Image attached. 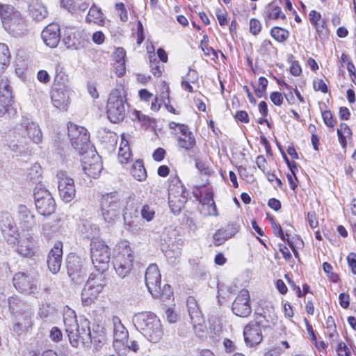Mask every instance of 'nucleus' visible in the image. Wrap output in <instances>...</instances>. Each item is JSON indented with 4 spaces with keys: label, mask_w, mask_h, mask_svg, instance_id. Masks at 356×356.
Segmentation results:
<instances>
[{
    "label": "nucleus",
    "mask_w": 356,
    "mask_h": 356,
    "mask_svg": "<svg viewBox=\"0 0 356 356\" xmlns=\"http://www.w3.org/2000/svg\"><path fill=\"white\" fill-rule=\"evenodd\" d=\"M203 204H207L208 207V215L209 216H218L217 208L216 204L213 200L212 194L207 193L204 198V202Z\"/></svg>",
    "instance_id": "nucleus-45"
},
{
    "label": "nucleus",
    "mask_w": 356,
    "mask_h": 356,
    "mask_svg": "<svg viewBox=\"0 0 356 356\" xmlns=\"http://www.w3.org/2000/svg\"><path fill=\"white\" fill-rule=\"evenodd\" d=\"M270 100L276 106H280L283 102L282 95L279 92H273L270 96Z\"/></svg>",
    "instance_id": "nucleus-59"
},
{
    "label": "nucleus",
    "mask_w": 356,
    "mask_h": 356,
    "mask_svg": "<svg viewBox=\"0 0 356 356\" xmlns=\"http://www.w3.org/2000/svg\"><path fill=\"white\" fill-rule=\"evenodd\" d=\"M258 81L259 87L255 90V93L257 96L260 98L262 97L266 93L268 81L264 76L259 77Z\"/></svg>",
    "instance_id": "nucleus-50"
},
{
    "label": "nucleus",
    "mask_w": 356,
    "mask_h": 356,
    "mask_svg": "<svg viewBox=\"0 0 356 356\" xmlns=\"http://www.w3.org/2000/svg\"><path fill=\"white\" fill-rule=\"evenodd\" d=\"M339 304L340 305L344 308L347 309L350 305V296L348 294L342 293L339 294Z\"/></svg>",
    "instance_id": "nucleus-60"
},
{
    "label": "nucleus",
    "mask_w": 356,
    "mask_h": 356,
    "mask_svg": "<svg viewBox=\"0 0 356 356\" xmlns=\"http://www.w3.org/2000/svg\"><path fill=\"white\" fill-rule=\"evenodd\" d=\"M347 262L352 273L356 275V253H349L347 256Z\"/></svg>",
    "instance_id": "nucleus-56"
},
{
    "label": "nucleus",
    "mask_w": 356,
    "mask_h": 356,
    "mask_svg": "<svg viewBox=\"0 0 356 356\" xmlns=\"http://www.w3.org/2000/svg\"><path fill=\"white\" fill-rule=\"evenodd\" d=\"M63 322L65 326V330H72L79 323L76 322V315L73 310L68 309L63 315Z\"/></svg>",
    "instance_id": "nucleus-39"
},
{
    "label": "nucleus",
    "mask_w": 356,
    "mask_h": 356,
    "mask_svg": "<svg viewBox=\"0 0 356 356\" xmlns=\"http://www.w3.org/2000/svg\"><path fill=\"white\" fill-rule=\"evenodd\" d=\"M271 222V226L273 229L274 234L280 237V238L282 241H286L287 238H289L288 232H289V229L286 230V234L284 233L282 228L280 224L276 223L273 218H271L270 219Z\"/></svg>",
    "instance_id": "nucleus-48"
},
{
    "label": "nucleus",
    "mask_w": 356,
    "mask_h": 356,
    "mask_svg": "<svg viewBox=\"0 0 356 356\" xmlns=\"http://www.w3.org/2000/svg\"><path fill=\"white\" fill-rule=\"evenodd\" d=\"M261 23L259 20L252 18L250 21V32L256 35H258L261 30Z\"/></svg>",
    "instance_id": "nucleus-52"
},
{
    "label": "nucleus",
    "mask_w": 356,
    "mask_h": 356,
    "mask_svg": "<svg viewBox=\"0 0 356 356\" xmlns=\"http://www.w3.org/2000/svg\"><path fill=\"white\" fill-rule=\"evenodd\" d=\"M91 260L97 271L104 273L108 268L111 252L104 241L99 239L92 241L90 243Z\"/></svg>",
    "instance_id": "nucleus-7"
},
{
    "label": "nucleus",
    "mask_w": 356,
    "mask_h": 356,
    "mask_svg": "<svg viewBox=\"0 0 356 356\" xmlns=\"http://www.w3.org/2000/svg\"><path fill=\"white\" fill-rule=\"evenodd\" d=\"M16 218L22 231L29 232L37 226L35 215L26 205L17 206Z\"/></svg>",
    "instance_id": "nucleus-21"
},
{
    "label": "nucleus",
    "mask_w": 356,
    "mask_h": 356,
    "mask_svg": "<svg viewBox=\"0 0 356 356\" xmlns=\"http://www.w3.org/2000/svg\"><path fill=\"white\" fill-rule=\"evenodd\" d=\"M131 173L138 181H142L147 177V172L141 161H136L132 165Z\"/></svg>",
    "instance_id": "nucleus-34"
},
{
    "label": "nucleus",
    "mask_w": 356,
    "mask_h": 356,
    "mask_svg": "<svg viewBox=\"0 0 356 356\" xmlns=\"http://www.w3.org/2000/svg\"><path fill=\"white\" fill-rule=\"evenodd\" d=\"M186 305L191 323L193 324L195 332H197L196 329L199 327V332L204 334V331L202 325L204 319L196 300L192 296L188 297L186 301Z\"/></svg>",
    "instance_id": "nucleus-24"
},
{
    "label": "nucleus",
    "mask_w": 356,
    "mask_h": 356,
    "mask_svg": "<svg viewBox=\"0 0 356 356\" xmlns=\"http://www.w3.org/2000/svg\"><path fill=\"white\" fill-rule=\"evenodd\" d=\"M322 118L324 123L329 127H334L335 121L333 120L332 114L330 111H325L322 113Z\"/></svg>",
    "instance_id": "nucleus-54"
},
{
    "label": "nucleus",
    "mask_w": 356,
    "mask_h": 356,
    "mask_svg": "<svg viewBox=\"0 0 356 356\" xmlns=\"http://www.w3.org/2000/svg\"><path fill=\"white\" fill-rule=\"evenodd\" d=\"M58 188L60 198L65 202H71L75 197L76 190L74 179L63 173L58 175Z\"/></svg>",
    "instance_id": "nucleus-22"
},
{
    "label": "nucleus",
    "mask_w": 356,
    "mask_h": 356,
    "mask_svg": "<svg viewBox=\"0 0 356 356\" xmlns=\"http://www.w3.org/2000/svg\"><path fill=\"white\" fill-rule=\"evenodd\" d=\"M13 283L17 290L25 294L34 293L37 290L36 277L29 273H16L13 277Z\"/></svg>",
    "instance_id": "nucleus-17"
},
{
    "label": "nucleus",
    "mask_w": 356,
    "mask_h": 356,
    "mask_svg": "<svg viewBox=\"0 0 356 356\" xmlns=\"http://www.w3.org/2000/svg\"><path fill=\"white\" fill-rule=\"evenodd\" d=\"M29 15L35 21H41L47 17L48 12L40 0H31L29 6Z\"/></svg>",
    "instance_id": "nucleus-28"
},
{
    "label": "nucleus",
    "mask_w": 356,
    "mask_h": 356,
    "mask_svg": "<svg viewBox=\"0 0 356 356\" xmlns=\"http://www.w3.org/2000/svg\"><path fill=\"white\" fill-rule=\"evenodd\" d=\"M106 285L104 277L100 274L95 278H89L81 293V300L84 305H92L97 298Z\"/></svg>",
    "instance_id": "nucleus-13"
},
{
    "label": "nucleus",
    "mask_w": 356,
    "mask_h": 356,
    "mask_svg": "<svg viewBox=\"0 0 356 356\" xmlns=\"http://www.w3.org/2000/svg\"><path fill=\"white\" fill-rule=\"evenodd\" d=\"M4 29L15 37H20L27 32V24L26 19L20 13H15L10 20L3 26Z\"/></svg>",
    "instance_id": "nucleus-23"
},
{
    "label": "nucleus",
    "mask_w": 356,
    "mask_h": 356,
    "mask_svg": "<svg viewBox=\"0 0 356 356\" xmlns=\"http://www.w3.org/2000/svg\"><path fill=\"white\" fill-rule=\"evenodd\" d=\"M115 9L120 12L119 15L120 20L126 22L128 20V14L123 3H117L115 4Z\"/></svg>",
    "instance_id": "nucleus-55"
},
{
    "label": "nucleus",
    "mask_w": 356,
    "mask_h": 356,
    "mask_svg": "<svg viewBox=\"0 0 356 356\" xmlns=\"http://www.w3.org/2000/svg\"><path fill=\"white\" fill-rule=\"evenodd\" d=\"M122 201L116 193L104 195L101 199V212L105 221L114 222L119 218Z\"/></svg>",
    "instance_id": "nucleus-9"
},
{
    "label": "nucleus",
    "mask_w": 356,
    "mask_h": 356,
    "mask_svg": "<svg viewBox=\"0 0 356 356\" xmlns=\"http://www.w3.org/2000/svg\"><path fill=\"white\" fill-rule=\"evenodd\" d=\"M54 307L51 305L49 303H44L42 304L38 312V315L42 319H47L51 314L54 312Z\"/></svg>",
    "instance_id": "nucleus-49"
},
{
    "label": "nucleus",
    "mask_w": 356,
    "mask_h": 356,
    "mask_svg": "<svg viewBox=\"0 0 356 356\" xmlns=\"http://www.w3.org/2000/svg\"><path fill=\"white\" fill-rule=\"evenodd\" d=\"M41 175H42V168L40 165L38 163H35L30 168L29 172V177L33 182H38L41 181Z\"/></svg>",
    "instance_id": "nucleus-44"
},
{
    "label": "nucleus",
    "mask_w": 356,
    "mask_h": 356,
    "mask_svg": "<svg viewBox=\"0 0 356 356\" xmlns=\"http://www.w3.org/2000/svg\"><path fill=\"white\" fill-rule=\"evenodd\" d=\"M195 166L200 172L204 175H209L211 172L208 164L200 159H195Z\"/></svg>",
    "instance_id": "nucleus-51"
},
{
    "label": "nucleus",
    "mask_w": 356,
    "mask_h": 356,
    "mask_svg": "<svg viewBox=\"0 0 356 356\" xmlns=\"http://www.w3.org/2000/svg\"><path fill=\"white\" fill-rule=\"evenodd\" d=\"M314 88L316 90L321 91L323 93H326L327 92V85L322 79H318L314 82Z\"/></svg>",
    "instance_id": "nucleus-62"
},
{
    "label": "nucleus",
    "mask_w": 356,
    "mask_h": 356,
    "mask_svg": "<svg viewBox=\"0 0 356 356\" xmlns=\"http://www.w3.org/2000/svg\"><path fill=\"white\" fill-rule=\"evenodd\" d=\"M133 322L136 329L151 342L159 341L163 335L160 320L152 312H140L135 314Z\"/></svg>",
    "instance_id": "nucleus-1"
},
{
    "label": "nucleus",
    "mask_w": 356,
    "mask_h": 356,
    "mask_svg": "<svg viewBox=\"0 0 356 356\" xmlns=\"http://www.w3.org/2000/svg\"><path fill=\"white\" fill-rule=\"evenodd\" d=\"M13 98L12 88L8 78L4 75L0 76V97Z\"/></svg>",
    "instance_id": "nucleus-38"
},
{
    "label": "nucleus",
    "mask_w": 356,
    "mask_h": 356,
    "mask_svg": "<svg viewBox=\"0 0 356 356\" xmlns=\"http://www.w3.org/2000/svg\"><path fill=\"white\" fill-rule=\"evenodd\" d=\"M120 248L122 250L115 257L113 266L118 275L124 278L133 268L134 256L130 246L126 242L122 243Z\"/></svg>",
    "instance_id": "nucleus-10"
},
{
    "label": "nucleus",
    "mask_w": 356,
    "mask_h": 356,
    "mask_svg": "<svg viewBox=\"0 0 356 356\" xmlns=\"http://www.w3.org/2000/svg\"><path fill=\"white\" fill-rule=\"evenodd\" d=\"M346 68L352 79V81L356 85V69L354 64L352 62H348Z\"/></svg>",
    "instance_id": "nucleus-64"
},
{
    "label": "nucleus",
    "mask_w": 356,
    "mask_h": 356,
    "mask_svg": "<svg viewBox=\"0 0 356 356\" xmlns=\"http://www.w3.org/2000/svg\"><path fill=\"white\" fill-rule=\"evenodd\" d=\"M67 131L71 145L79 154L82 155L90 150H93L90 143L89 133L86 128L69 123Z\"/></svg>",
    "instance_id": "nucleus-4"
},
{
    "label": "nucleus",
    "mask_w": 356,
    "mask_h": 356,
    "mask_svg": "<svg viewBox=\"0 0 356 356\" xmlns=\"http://www.w3.org/2000/svg\"><path fill=\"white\" fill-rule=\"evenodd\" d=\"M112 321L113 324L114 341L122 343V344L127 342L129 332L127 328L122 323L120 318L118 316H113Z\"/></svg>",
    "instance_id": "nucleus-27"
},
{
    "label": "nucleus",
    "mask_w": 356,
    "mask_h": 356,
    "mask_svg": "<svg viewBox=\"0 0 356 356\" xmlns=\"http://www.w3.org/2000/svg\"><path fill=\"white\" fill-rule=\"evenodd\" d=\"M270 35L277 42H285L289 36V32L282 28L275 26L270 30Z\"/></svg>",
    "instance_id": "nucleus-40"
},
{
    "label": "nucleus",
    "mask_w": 356,
    "mask_h": 356,
    "mask_svg": "<svg viewBox=\"0 0 356 356\" xmlns=\"http://www.w3.org/2000/svg\"><path fill=\"white\" fill-rule=\"evenodd\" d=\"M12 103L13 98L0 97V117L9 118L15 114Z\"/></svg>",
    "instance_id": "nucleus-31"
},
{
    "label": "nucleus",
    "mask_w": 356,
    "mask_h": 356,
    "mask_svg": "<svg viewBox=\"0 0 356 356\" xmlns=\"http://www.w3.org/2000/svg\"><path fill=\"white\" fill-rule=\"evenodd\" d=\"M268 313L266 311H264L263 312H259L258 310L255 312L256 318H258L259 319H261L264 321V323L265 324V322H266L268 324L270 325L271 327L272 325H275L277 317L275 314V313L273 312H270V310H268Z\"/></svg>",
    "instance_id": "nucleus-42"
},
{
    "label": "nucleus",
    "mask_w": 356,
    "mask_h": 356,
    "mask_svg": "<svg viewBox=\"0 0 356 356\" xmlns=\"http://www.w3.org/2000/svg\"><path fill=\"white\" fill-rule=\"evenodd\" d=\"M0 229L3 237L9 245H15L18 242L19 233L14 218L8 213L2 214L0 220Z\"/></svg>",
    "instance_id": "nucleus-16"
},
{
    "label": "nucleus",
    "mask_w": 356,
    "mask_h": 356,
    "mask_svg": "<svg viewBox=\"0 0 356 356\" xmlns=\"http://www.w3.org/2000/svg\"><path fill=\"white\" fill-rule=\"evenodd\" d=\"M81 156V161L84 172L90 177L97 178L103 169L100 156L94 149Z\"/></svg>",
    "instance_id": "nucleus-14"
},
{
    "label": "nucleus",
    "mask_w": 356,
    "mask_h": 356,
    "mask_svg": "<svg viewBox=\"0 0 356 356\" xmlns=\"http://www.w3.org/2000/svg\"><path fill=\"white\" fill-rule=\"evenodd\" d=\"M184 241L179 238L176 228L169 226L164 229L161 236V248L170 264L179 263Z\"/></svg>",
    "instance_id": "nucleus-2"
},
{
    "label": "nucleus",
    "mask_w": 356,
    "mask_h": 356,
    "mask_svg": "<svg viewBox=\"0 0 356 356\" xmlns=\"http://www.w3.org/2000/svg\"><path fill=\"white\" fill-rule=\"evenodd\" d=\"M9 308L14 314L16 323L14 325V330L17 332L28 330L32 327L31 309L24 302L16 298H12L8 300Z\"/></svg>",
    "instance_id": "nucleus-3"
},
{
    "label": "nucleus",
    "mask_w": 356,
    "mask_h": 356,
    "mask_svg": "<svg viewBox=\"0 0 356 356\" xmlns=\"http://www.w3.org/2000/svg\"><path fill=\"white\" fill-rule=\"evenodd\" d=\"M15 13H19L14 10V8L8 4L0 3V17L2 21L3 26L6 24V22H8L13 17Z\"/></svg>",
    "instance_id": "nucleus-35"
},
{
    "label": "nucleus",
    "mask_w": 356,
    "mask_h": 356,
    "mask_svg": "<svg viewBox=\"0 0 356 356\" xmlns=\"http://www.w3.org/2000/svg\"><path fill=\"white\" fill-rule=\"evenodd\" d=\"M337 352L339 356H350L351 353L350 349L343 342L339 343L338 347L337 348Z\"/></svg>",
    "instance_id": "nucleus-58"
},
{
    "label": "nucleus",
    "mask_w": 356,
    "mask_h": 356,
    "mask_svg": "<svg viewBox=\"0 0 356 356\" xmlns=\"http://www.w3.org/2000/svg\"><path fill=\"white\" fill-rule=\"evenodd\" d=\"M186 190L177 176L169 179L168 198L169 205L174 214H179L185 202Z\"/></svg>",
    "instance_id": "nucleus-11"
},
{
    "label": "nucleus",
    "mask_w": 356,
    "mask_h": 356,
    "mask_svg": "<svg viewBox=\"0 0 356 356\" xmlns=\"http://www.w3.org/2000/svg\"><path fill=\"white\" fill-rule=\"evenodd\" d=\"M86 21L88 23L93 22L99 25L103 24L104 19L101 9L95 5L92 6L86 17Z\"/></svg>",
    "instance_id": "nucleus-32"
},
{
    "label": "nucleus",
    "mask_w": 356,
    "mask_h": 356,
    "mask_svg": "<svg viewBox=\"0 0 356 356\" xmlns=\"http://www.w3.org/2000/svg\"><path fill=\"white\" fill-rule=\"evenodd\" d=\"M229 238L223 228L217 230L213 236V243L216 246L222 245Z\"/></svg>",
    "instance_id": "nucleus-46"
},
{
    "label": "nucleus",
    "mask_w": 356,
    "mask_h": 356,
    "mask_svg": "<svg viewBox=\"0 0 356 356\" xmlns=\"http://www.w3.org/2000/svg\"><path fill=\"white\" fill-rule=\"evenodd\" d=\"M10 53L8 46L0 43V71L10 63Z\"/></svg>",
    "instance_id": "nucleus-41"
},
{
    "label": "nucleus",
    "mask_w": 356,
    "mask_h": 356,
    "mask_svg": "<svg viewBox=\"0 0 356 356\" xmlns=\"http://www.w3.org/2000/svg\"><path fill=\"white\" fill-rule=\"evenodd\" d=\"M161 274L156 264H150L145 272V284L149 293L154 297L161 295Z\"/></svg>",
    "instance_id": "nucleus-19"
},
{
    "label": "nucleus",
    "mask_w": 356,
    "mask_h": 356,
    "mask_svg": "<svg viewBox=\"0 0 356 356\" xmlns=\"http://www.w3.org/2000/svg\"><path fill=\"white\" fill-rule=\"evenodd\" d=\"M261 327L271 329L270 325L264 324V321L258 318H255L254 322H250L245 326L243 335L245 342L248 346H257L261 342L263 339Z\"/></svg>",
    "instance_id": "nucleus-15"
},
{
    "label": "nucleus",
    "mask_w": 356,
    "mask_h": 356,
    "mask_svg": "<svg viewBox=\"0 0 356 356\" xmlns=\"http://www.w3.org/2000/svg\"><path fill=\"white\" fill-rule=\"evenodd\" d=\"M92 40L97 44H102L105 40L104 34L102 31H96L93 33Z\"/></svg>",
    "instance_id": "nucleus-61"
},
{
    "label": "nucleus",
    "mask_w": 356,
    "mask_h": 356,
    "mask_svg": "<svg viewBox=\"0 0 356 356\" xmlns=\"http://www.w3.org/2000/svg\"><path fill=\"white\" fill-rule=\"evenodd\" d=\"M263 16L266 22L272 19L275 20L278 18L282 19H286V15L282 12L280 7L277 6L274 2H271L266 6Z\"/></svg>",
    "instance_id": "nucleus-30"
},
{
    "label": "nucleus",
    "mask_w": 356,
    "mask_h": 356,
    "mask_svg": "<svg viewBox=\"0 0 356 356\" xmlns=\"http://www.w3.org/2000/svg\"><path fill=\"white\" fill-rule=\"evenodd\" d=\"M41 36L47 46L51 48L56 47L60 40L59 25L55 23L49 24L42 31Z\"/></svg>",
    "instance_id": "nucleus-26"
},
{
    "label": "nucleus",
    "mask_w": 356,
    "mask_h": 356,
    "mask_svg": "<svg viewBox=\"0 0 356 356\" xmlns=\"http://www.w3.org/2000/svg\"><path fill=\"white\" fill-rule=\"evenodd\" d=\"M34 200L38 211L43 216H49L55 211L56 203L51 194L42 185L34 189Z\"/></svg>",
    "instance_id": "nucleus-12"
},
{
    "label": "nucleus",
    "mask_w": 356,
    "mask_h": 356,
    "mask_svg": "<svg viewBox=\"0 0 356 356\" xmlns=\"http://www.w3.org/2000/svg\"><path fill=\"white\" fill-rule=\"evenodd\" d=\"M309 17L311 24L316 28V31L318 33L322 32L321 29L324 28L325 22L322 20V24L321 26H319L318 22L321 19V14L316 10H312L309 14Z\"/></svg>",
    "instance_id": "nucleus-43"
},
{
    "label": "nucleus",
    "mask_w": 356,
    "mask_h": 356,
    "mask_svg": "<svg viewBox=\"0 0 356 356\" xmlns=\"http://www.w3.org/2000/svg\"><path fill=\"white\" fill-rule=\"evenodd\" d=\"M23 138L28 137L30 140H32L34 143H39L42 141V134L37 123L33 122L28 118H24L20 124L19 133ZM28 144L27 139L24 138V142H20L19 144H15L13 145V150L18 152L19 153L25 152V147L23 145Z\"/></svg>",
    "instance_id": "nucleus-8"
},
{
    "label": "nucleus",
    "mask_w": 356,
    "mask_h": 356,
    "mask_svg": "<svg viewBox=\"0 0 356 356\" xmlns=\"http://www.w3.org/2000/svg\"><path fill=\"white\" fill-rule=\"evenodd\" d=\"M50 338L54 341H60L63 339V334L61 330L57 327H52L50 331Z\"/></svg>",
    "instance_id": "nucleus-57"
},
{
    "label": "nucleus",
    "mask_w": 356,
    "mask_h": 356,
    "mask_svg": "<svg viewBox=\"0 0 356 356\" xmlns=\"http://www.w3.org/2000/svg\"><path fill=\"white\" fill-rule=\"evenodd\" d=\"M337 136L339 143L345 147L346 145V138L352 136L351 129L346 124L341 123L339 128L337 129Z\"/></svg>",
    "instance_id": "nucleus-37"
},
{
    "label": "nucleus",
    "mask_w": 356,
    "mask_h": 356,
    "mask_svg": "<svg viewBox=\"0 0 356 356\" xmlns=\"http://www.w3.org/2000/svg\"><path fill=\"white\" fill-rule=\"evenodd\" d=\"M63 257V243L60 241H57L53 248L49 251L47 257V266L49 270L56 274L59 272Z\"/></svg>",
    "instance_id": "nucleus-25"
},
{
    "label": "nucleus",
    "mask_w": 356,
    "mask_h": 356,
    "mask_svg": "<svg viewBox=\"0 0 356 356\" xmlns=\"http://www.w3.org/2000/svg\"><path fill=\"white\" fill-rule=\"evenodd\" d=\"M126 99L118 89L111 92L106 105V113L111 122L118 123L124 120L126 115Z\"/></svg>",
    "instance_id": "nucleus-6"
},
{
    "label": "nucleus",
    "mask_w": 356,
    "mask_h": 356,
    "mask_svg": "<svg viewBox=\"0 0 356 356\" xmlns=\"http://www.w3.org/2000/svg\"><path fill=\"white\" fill-rule=\"evenodd\" d=\"M232 310L235 315L240 317L245 318L250 316L252 309L250 305V295L248 290L243 289L240 291L232 303Z\"/></svg>",
    "instance_id": "nucleus-20"
},
{
    "label": "nucleus",
    "mask_w": 356,
    "mask_h": 356,
    "mask_svg": "<svg viewBox=\"0 0 356 356\" xmlns=\"http://www.w3.org/2000/svg\"><path fill=\"white\" fill-rule=\"evenodd\" d=\"M17 243H18L17 252L19 254L25 257H29L33 254L31 242L28 238L26 239H21L20 241L18 239V242H17Z\"/></svg>",
    "instance_id": "nucleus-33"
},
{
    "label": "nucleus",
    "mask_w": 356,
    "mask_h": 356,
    "mask_svg": "<svg viewBox=\"0 0 356 356\" xmlns=\"http://www.w3.org/2000/svg\"><path fill=\"white\" fill-rule=\"evenodd\" d=\"M71 345L77 348H89L92 343V333L90 321L86 319L80 320L79 324L72 330H67Z\"/></svg>",
    "instance_id": "nucleus-5"
},
{
    "label": "nucleus",
    "mask_w": 356,
    "mask_h": 356,
    "mask_svg": "<svg viewBox=\"0 0 356 356\" xmlns=\"http://www.w3.org/2000/svg\"><path fill=\"white\" fill-rule=\"evenodd\" d=\"M131 156V152L129 148H119L118 152V159L121 163H127Z\"/></svg>",
    "instance_id": "nucleus-53"
},
{
    "label": "nucleus",
    "mask_w": 356,
    "mask_h": 356,
    "mask_svg": "<svg viewBox=\"0 0 356 356\" xmlns=\"http://www.w3.org/2000/svg\"><path fill=\"white\" fill-rule=\"evenodd\" d=\"M37 78L40 82L43 83H47L50 81V76L45 70H40L38 72Z\"/></svg>",
    "instance_id": "nucleus-63"
},
{
    "label": "nucleus",
    "mask_w": 356,
    "mask_h": 356,
    "mask_svg": "<svg viewBox=\"0 0 356 356\" xmlns=\"http://www.w3.org/2000/svg\"><path fill=\"white\" fill-rule=\"evenodd\" d=\"M140 213L143 219L146 220L147 222H150L154 218L155 209L151 205L145 204L141 209Z\"/></svg>",
    "instance_id": "nucleus-47"
},
{
    "label": "nucleus",
    "mask_w": 356,
    "mask_h": 356,
    "mask_svg": "<svg viewBox=\"0 0 356 356\" xmlns=\"http://www.w3.org/2000/svg\"><path fill=\"white\" fill-rule=\"evenodd\" d=\"M67 270L71 280L76 283L81 284L85 281L86 273L83 268L81 258L75 254H70L67 259Z\"/></svg>",
    "instance_id": "nucleus-18"
},
{
    "label": "nucleus",
    "mask_w": 356,
    "mask_h": 356,
    "mask_svg": "<svg viewBox=\"0 0 356 356\" xmlns=\"http://www.w3.org/2000/svg\"><path fill=\"white\" fill-rule=\"evenodd\" d=\"M178 145L180 148L189 150L195 145L196 141L194 136H179L177 138Z\"/></svg>",
    "instance_id": "nucleus-36"
},
{
    "label": "nucleus",
    "mask_w": 356,
    "mask_h": 356,
    "mask_svg": "<svg viewBox=\"0 0 356 356\" xmlns=\"http://www.w3.org/2000/svg\"><path fill=\"white\" fill-rule=\"evenodd\" d=\"M51 99L55 107L60 110H67L69 104L68 95L62 90H54Z\"/></svg>",
    "instance_id": "nucleus-29"
}]
</instances>
